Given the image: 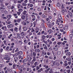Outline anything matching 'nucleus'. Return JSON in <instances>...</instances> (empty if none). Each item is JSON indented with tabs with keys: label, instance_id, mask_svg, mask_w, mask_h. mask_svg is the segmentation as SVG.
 <instances>
[{
	"label": "nucleus",
	"instance_id": "11",
	"mask_svg": "<svg viewBox=\"0 0 73 73\" xmlns=\"http://www.w3.org/2000/svg\"><path fill=\"white\" fill-rule=\"evenodd\" d=\"M28 6H30V7H33V5L32 4L29 3L28 4Z\"/></svg>",
	"mask_w": 73,
	"mask_h": 73
},
{
	"label": "nucleus",
	"instance_id": "50",
	"mask_svg": "<svg viewBox=\"0 0 73 73\" xmlns=\"http://www.w3.org/2000/svg\"><path fill=\"white\" fill-rule=\"evenodd\" d=\"M44 49L47 50V49H48V47H44Z\"/></svg>",
	"mask_w": 73,
	"mask_h": 73
},
{
	"label": "nucleus",
	"instance_id": "12",
	"mask_svg": "<svg viewBox=\"0 0 73 73\" xmlns=\"http://www.w3.org/2000/svg\"><path fill=\"white\" fill-rule=\"evenodd\" d=\"M27 12V11L24 10L22 13L23 15H25Z\"/></svg>",
	"mask_w": 73,
	"mask_h": 73
},
{
	"label": "nucleus",
	"instance_id": "13",
	"mask_svg": "<svg viewBox=\"0 0 73 73\" xmlns=\"http://www.w3.org/2000/svg\"><path fill=\"white\" fill-rule=\"evenodd\" d=\"M71 54L70 53V52H67V53L66 54V56H70V55Z\"/></svg>",
	"mask_w": 73,
	"mask_h": 73
},
{
	"label": "nucleus",
	"instance_id": "56",
	"mask_svg": "<svg viewBox=\"0 0 73 73\" xmlns=\"http://www.w3.org/2000/svg\"><path fill=\"white\" fill-rule=\"evenodd\" d=\"M42 17H43V18H44L45 17V15H42Z\"/></svg>",
	"mask_w": 73,
	"mask_h": 73
},
{
	"label": "nucleus",
	"instance_id": "52",
	"mask_svg": "<svg viewBox=\"0 0 73 73\" xmlns=\"http://www.w3.org/2000/svg\"><path fill=\"white\" fill-rule=\"evenodd\" d=\"M27 57L28 59H29V57H30V56L28 55H27Z\"/></svg>",
	"mask_w": 73,
	"mask_h": 73
},
{
	"label": "nucleus",
	"instance_id": "64",
	"mask_svg": "<svg viewBox=\"0 0 73 73\" xmlns=\"http://www.w3.org/2000/svg\"><path fill=\"white\" fill-rule=\"evenodd\" d=\"M5 73H8V71L7 70H5Z\"/></svg>",
	"mask_w": 73,
	"mask_h": 73
},
{
	"label": "nucleus",
	"instance_id": "15",
	"mask_svg": "<svg viewBox=\"0 0 73 73\" xmlns=\"http://www.w3.org/2000/svg\"><path fill=\"white\" fill-rule=\"evenodd\" d=\"M7 70L9 72H12V70L8 68H7Z\"/></svg>",
	"mask_w": 73,
	"mask_h": 73
},
{
	"label": "nucleus",
	"instance_id": "62",
	"mask_svg": "<svg viewBox=\"0 0 73 73\" xmlns=\"http://www.w3.org/2000/svg\"><path fill=\"white\" fill-rule=\"evenodd\" d=\"M62 27H63V26H62V25H60L59 27L60 28H62Z\"/></svg>",
	"mask_w": 73,
	"mask_h": 73
},
{
	"label": "nucleus",
	"instance_id": "60",
	"mask_svg": "<svg viewBox=\"0 0 73 73\" xmlns=\"http://www.w3.org/2000/svg\"><path fill=\"white\" fill-rule=\"evenodd\" d=\"M68 63H66L64 64V66H66L68 65Z\"/></svg>",
	"mask_w": 73,
	"mask_h": 73
},
{
	"label": "nucleus",
	"instance_id": "63",
	"mask_svg": "<svg viewBox=\"0 0 73 73\" xmlns=\"http://www.w3.org/2000/svg\"><path fill=\"white\" fill-rule=\"evenodd\" d=\"M14 8H15V6H12L11 7V9H13Z\"/></svg>",
	"mask_w": 73,
	"mask_h": 73
},
{
	"label": "nucleus",
	"instance_id": "36",
	"mask_svg": "<svg viewBox=\"0 0 73 73\" xmlns=\"http://www.w3.org/2000/svg\"><path fill=\"white\" fill-rule=\"evenodd\" d=\"M33 56H36V54L35 52H33Z\"/></svg>",
	"mask_w": 73,
	"mask_h": 73
},
{
	"label": "nucleus",
	"instance_id": "32",
	"mask_svg": "<svg viewBox=\"0 0 73 73\" xmlns=\"http://www.w3.org/2000/svg\"><path fill=\"white\" fill-rule=\"evenodd\" d=\"M66 72L68 73H70V70H66Z\"/></svg>",
	"mask_w": 73,
	"mask_h": 73
},
{
	"label": "nucleus",
	"instance_id": "46",
	"mask_svg": "<svg viewBox=\"0 0 73 73\" xmlns=\"http://www.w3.org/2000/svg\"><path fill=\"white\" fill-rule=\"evenodd\" d=\"M19 44H22V43H23V42H22V41L20 40L19 41Z\"/></svg>",
	"mask_w": 73,
	"mask_h": 73
},
{
	"label": "nucleus",
	"instance_id": "51",
	"mask_svg": "<svg viewBox=\"0 0 73 73\" xmlns=\"http://www.w3.org/2000/svg\"><path fill=\"white\" fill-rule=\"evenodd\" d=\"M37 52H38V53H39V52H40V50L39 49H37Z\"/></svg>",
	"mask_w": 73,
	"mask_h": 73
},
{
	"label": "nucleus",
	"instance_id": "22",
	"mask_svg": "<svg viewBox=\"0 0 73 73\" xmlns=\"http://www.w3.org/2000/svg\"><path fill=\"white\" fill-rule=\"evenodd\" d=\"M4 12V13H5V15H7V14H8V12L6 10Z\"/></svg>",
	"mask_w": 73,
	"mask_h": 73
},
{
	"label": "nucleus",
	"instance_id": "45",
	"mask_svg": "<svg viewBox=\"0 0 73 73\" xmlns=\"http://www.w3.org/2000/svg\"><path fill=\"white\" fill-rule=\"evenodd\" d=\"M37 19H40V17L38 15L37 16Z\"/></svg>",
	"mask_w": 73,
	"mask_h": 73
},
{
	"label": "nucleus",
	"instance_id": "48",
	"mask_svg": "<svg viewBox=\"0 0 73 73\" xmlns=\"http://www.w3.org/2000/svg\"><path fill=\"white\" fill-rule=\"evenodd\" d=\"M17 38H19V39L20 38H21V36H17Z\"/></svg>",
	"mask_w": 73,
	"mask_h": 73
},
{
	"label": "nucleus",
	"instance_id": "39",
	"mask_svg": "<svg viewBox=\"0 0 73 73\" xmlns=\"http://www.w3.org/2000/svg\"><path fill=\"white\" fill-rule=\"evenodd\" d=\"M49 58L50 59H51V60H53V58L51 56H49Z\"/></svg>",
	"mask_w": 73,
	"mask_h": 73
},
{
	"label": "nucleus",
	"instance_id": "61",
	"mask_svg": "<svg viewBox=\"0 0 73 73\" xmlns=\"http://www.w3.org/2000/svg\"><path fill=\"white\" fill-rule=\"evenodd\" d=\"M66 68L67 69H70V67L69 66H68L66 67Z\"/></svg>",
	"mask_w": 73,
	"mask_h": 73
},
{
	"label": "nucleus",
	"instance_id": "30",
	"mask_svg": "<svg viewBox=\"0 0 73 73\" xmlns=\"http://www.w3.org/2000/svg\"><path fill=\"white\" fill-rule=\"evenodd\" d=\"M23 11V10L22 9H19L18 10L19 12H22V11Z\"/></svg>",
	"mask_w": 73,
	"mask_h": 73
},
{
	"label": "nucleus",
	"instance_id": "47",
	"mask_svg": "<svg viewBox=\"0 0 73 73\" xmlns=\"http://www.w3.org/2000/svg\"><path fill=\"white\" fill-rule=\"evenodd\" d=\"M21 20V19H19L17 20V22H18V23H20V21Z\"/></svg>",
	"mask_w": 73,
	"mask_h": 73
},
{
	"label": "nucleus",
	"instance_id": "19",
	"mask_svg": "<svg viewBox=\"0 0 73 73\" xmlns=\"http://www.w3.org/2000/svg\"><path fill=\"white\" fill-rule=\"evenodd\" d=\"M23 29L25 31H26L27 29V28L26 27H25L23 28Z\"/></svg>",
	"mask_w": 73,
	"mask_h": 73
},
{
	"label": "nucleus",
	"instance_id": "21",
	"mask_svg": "<svg viewBox=\"0 0 73 73\" xmlns=\"http://www.w3.org/2000/svg\"><path fill=\"white\" fill-rule=\"evenodd\" d=\"M20 7H21V4H18L17 6V7L18 8H20Z\"/></svg>",
	"mask_w": 73,
	"mask_h": 73
},
{
	"label": "nucleus",
	"instance_id": "4",
	"mask_svg": "<svg viewBox=\"0 0 73 73\" xmlns=\"http://www.w3.org/2000/svg\"><path fill=\"white\" fill-rule=\"evenodd\" d=\"M7 27L8 28H13V25L11 24L9 25H7Z\"/></svg>",
	"mask_w": 73,
	"mask_h": 73
},
{
	"label": "nucleus",
	"instance_id": "54",
	"mask_svg": "<svg viewBox=\"0 0 73 73\" xmlns=\"http://www.w3.org/2000/svg\"><path fill=\"white\" fill-rule=\"evenodd\" d=\"M1 6L2 7H4V6L3 5V3L1 4Z\"/></svg>",
	"mask_w": 73,
	"mask_h": 73
},
{
	"label": "nucleus",
	"instance_id": "25",
	"mask_svg": "<svg viewBox=\"0 0 73 73\" xmlns=\"http://www.w3.org/2000/svg\"><path fill=\"white\" fill-rule=\"evenodd\" d=\"M57 54L58 55H60V54H61V52L60 51H58Z\"/></svg>",
	"mask_w": 73,
	"mask_h": 73
},
{
	"label": "nucleus",
	"instance_id": "41",
	"mask_svg": "<svg viewBox=\"0 0 73 73\" xmlns=\"http://www.w3.org/2000/svg\"><path fill=\"white\" fill-rule=\"evenodd\" d=\"M57 5L58 7H60V3L59 2L57 4Z\"/></svg>",
	"mask_w": 73,
	"mask_h": 73
},
{
	"label": "nucleus",
	"instance_id": "20",
	"mask_svg": "<svg viewBox=\"0 0 73 73\" xmlns=\"http://www.w3.org/2000/svg\"><path fill=\"white\" fill-rule=\"evenodd\" d=\"M69 15V16H70V17H72L73 15H72V13H69L68 14Z\"/></svg>",
	"mask_w": 73,
	"mask_h": 73
},
{
	"label": "nucleus",
	"instance_id": "55",
	"mask_svg": "<svg viewBox=\"0 0 73 73\" xmlns=\"http://www.w3.org/2000/svg\"><path fill=\"white\" fill-rule=\"evenodd\" d=\"M14 4H16V3H17V1L16 0H14Z\"/></svg>",
	"mask_w": 73,
	"mask_h": 73
},
{
	"label": "nucleus",
	"instance_id": "10",
	"mask_svg": "<svg viewBox=\"0 0 73 73\" xmlns=\"http://www.w3.org/2000/svg\"><path fill=\"white\" fill-rule=\"evenodd\" d=\"M21 19H22V20H24L25 19V15H22L21 16Z\"/></svg>",
	"mask_w": 73,
	"mask_h": 73
},
{
	"label": "nucleus",
	"instance_id": "31",
	"mask_svg": "<svg viewBox=\"0 0 73 73\" xmlns=\"http://www.w3.org/2000/svg\"><path fill=\"white\" fill-rule=\"evenodd\" d=\"M57 61H55L54 63V64L55 65H57Z\"/></svg>",
	"mask_w": 73,
	"mask_h": 73
},
{
	"label": "nucleus",
	"instance_id": "35",
	"mask_svg": "<svg viewBox=\"0 0 73 73\" xmlns=\"http://www.w3.org/2000/svg\"><path fill=\"white\" fill-rule=\"evenodd\" d=\"M39 69H40V67H39V66H36V70H38Z\"/></svg>",
	"mask_w": 73,
	"mask_h": 73
},
{
	"label": "nucleus",
	"instance_id": "5",
	"mask_svg": "<svg viewBox=\"0 0 73 73\" xmlns=\"http://www.w3.org/2000/svg\"><path fill=\"white\" fill-rule=\"evenodd\" d=\"M14 60L15 62H18V58L15 57L14 58Z\"/></svg>",
	"mask_w": 73,
	"mask_h": 73
},
{
	"label": "nucleus",
	"instance_id": "40",
	"mask_svg": "<svg viewBox=\"0 0 73 73\" xmlns=\"http://www.w3.org/2000/svg\"><path fill=\"white\" fill-rule=\"evenodd\" d=\"M2 18L3 19H7V17H2Z\"/></svg>",
	"mask_w": 73,
	"mask_h": 73
},
{
	"label": "nucleus",
	"instance_id": "34",
	"mask_svg": "<svg viewBox=\"0 0 73 73\" xmlns=\"http://www.w3.org/2000/svg\"><path fill=\"white\" fill-rule=\"evenodd\" d=\"M19 50V48H16V50L15 51V52H18Z\"/></svg>",
	"mask_w": 73,
	"mask_h": 73
},
{
	"label": "nucleus",
	"instance_id": "24",
	"mask_svg": "<svg viewBox=\"0 0 73 73\" xmlns=\"http://www.w3.org/2000/svg\"><path fill=\"white\" fill-rule=\"evenodd\" d=\"M53 49H54V50L55 51H57V50H58V48H55V47H54L53 48Z\"/></svg>",
	"mask_w": 73,
	"mask_h": 73
},
{
	"label": "nucleus",
	"instance_id": "37",
	"mask_svg": "<svg viewBox=\"0 0 73 73\" xmlns=\"http://www.w3.org/2000/svg\"><path fill=\"white\" fill-rule=\"evenodd\" d=\"M5 9V8H4V7H0V10H1V9Z\"/></svg>",
	"mask_w": 73,
	"mask_h": 73
},
{
	"label": "nucleus",
	"instance_id": "33",
	"mask_svg": "<svg viewBox=\"0 0 73 73\" xmlns=\"http://www.w3.org/2000/svg\"><path fill=\"white\" fill-rule=\"evenodd\" d=\"M31 17L32 18H36V16H35V15H31Z\"/></svg>",
	"mask_w": 73,
	"mask_h": 73
},
{
	"label": "nucleus",
	"instance_id": "57",
	"mask_svg": "<svg viewBox=\"0 0 73 73\" xmlns=\"http://www.w3.org/2000/svg\"><path fill=\"white\" fill-rule=\"evenodd\" d=\"M60 31H61V32H64V30L62 29H60Z\"/></svg>",
	"mask_w": 73,
	"mask_h": 73
},
{
	"label": "nucleus",
	"instance_id": "42",
	"mask_svg": "<svg viewBox=\"0 0 73 73\" xmlns=\"http://www.w3.org/2000/svg\"><path fill=\"white\" fill-rule=\"evenodd\" d=\"M46 21H50V19H49V18H47L46 19Z\"/></svg>",
	"mask_w": 73,
	"mask_h": 73
},
{
	"label": "nucleus",
	"instance_id": "1",
	"mask_svg": "<svg viewBox=\"0 0 73 73\" xmlns=\"http://www.w3.org/2000/svg\"><path fill=\"white\" fill-rule=\"evenodd\" d=\"M58 17L59 19H58L57 21L56 22V24H58V25H59L60 23H63V21H62V18L61 16V15L60 14H59L58 15Z\"/></svg>",
	"mask_w": 73,
	"mask_h": 73
},
{
	"label": "nucleus",
	"instance_id": "9",
	"mask_svg": "<svg viewBox=\"0 0 73 73\" xmlns=\"http://www.w3.org/2000/svg\"><path fill=\"white\" fill-rule=\"evenodd\" d=\"M66 60L68 61H71V58H66Z\"/></svg>",
	"mask_w": 73,
	"mask_h": 73
},
{
	"label": "nucleus",
	"instance_id": "49",
	"mask_svg": "<svg viewBox=\"0 0 73 73\" xmlns=\"http://www.w3.org/2000/svg\"><path fill=\"white\" fill-rule=\"evenodd\" d=\"M41 20L42 21V22H43L44 23H45V21L44 20V19H42Z\"/></svg>",
	"mask_w": 73,
	"mask_h": 73
},
{
	"label": "nucleus",
	"instance_id": "38",
	"mask_svg": "<svg viewBox=\"0 0 73 73\" xmlns=\"http://www.w3.org/2000/svg\"><path fill=\"white\" fill-rule=\"evenodd\" d=\"M30 70V68H27V72H29V71Z\"/></svg>",
	"mask_w": 73,
	"mask_h": 73
},
{
	"label": "nucleus",
	"instance_id": "27",
	"mask_svg": "<svg viewBox=\"0 0 73 73\" xmlns=\"http://www.w3.org/2000/svg\"><path fill=\"white\" fill-rule=\"evenodd\" d=\"M28 42H27V40L25 39L24 40V42L25 43H26V44H27V43H28Z\"/></svg>",
	"mask_w": 73,
	"mask_h": 73
},
{
	"label": "nucleus",
	"instance_id": "23",
	"mask_svg": "<svg viewBox=\"0 0 73 73\" xmlns=\"http://www.w3.org/2000/svg\"><path fill=\"white\" fill-rule=\"evenodd\" d=\"M22 4L23 6H26L27 5V4L23 2L22 3Z\"/></svg>",
	"mask_w": 73,
	"mask_h": 73
},
{
	"label": "nucleus",
	"instance_id": "28",
	"mask_svg": "<svg viewBox=\"0 0 73 73\" xmlns=\"http://www.w3.org/2000/svg\"><path fill=\"white\" fill-rule=\"evenodd\" d=\"M68 28V27L67 26H65V28L63 29L64 30H65V29H67Z\"/></svg>",
	"mask_w": 73,
	"mask_h": 73
},
{
	"label": "nucleus",
	"instance_id": "18",
	"mask_svg": "<svg viewBox=\"0 0 73 73\" xmlns=\"http://www.w3.org/2000/svg\"><path fill=\"white\" fill-rule=\"evenodd\" d=\"M11 16L10 15H8L7 16V17L8 19H11Z\"/></svg>",
	"mask_w": 73,
	"mask_h": 73
},
{
	"label": "nucleus",
	"instance_id": "58",
	"mask_svg": "<svg viewBox=\"0 0 73 73\" xmlns=\"http://www.w3.org/2000/svg\"><path fill=\"white\" fill-rule=\"evenodd\" d=\"M56 65L57 66H60V63L58 62H57Z\"/></svg>",
	"mask_w": 73,
	"mask_h": 73
},
{
	"label": "nucleus",
	"instance_id": "7",
	"mask_svg": "<svg viewBox=\"0 0 73 73\" xmlns=\"http://www.w3.org/2000/svg\"><path fill=\"white\" fill-rule=\"evenodd\" d=\"M39 32V29L36 27L35 29L36 33H38Z\"/></svg>",
	"mask_w": 73,
	"mask_h": 73
},
{
	"label": "nucleus",
	"instance_id": "14",
	"mask_svg": "<svg viewBox=\"0 0 73 73\" xmlns=\"http://www.w3.org/2000/svg\"><path fill=\"white\" fill-rule=\"evenodd\" d=\"M27 59L25 58L23 60L22 62L23 63H24V62H27Z\"/></svg>",
	"mask_w": 73,
	"mask_h": 73
},
{
	"label": "nucleus",
	"instance_id": "26",
	"mask_svg": "<svg viewBox=\"0 0 73 73\" xmlns=\"http://www.w3.org/2000/svg\"><path fill=\"white\" fill-rule=\"evenodd\" d=\"M37 10L38 11H41V9L40 7H38V8Z\"/></svg>",
	"mask_w": 73,
	"mask_h": 73
},
{
	"label": "nucleus",
	"instance_id": "43",
	"mask_svg": "<svg viewBox=\"0 0 73 73\" xmlns=\"http://www.w3.org/2000/svg\"><path fill=\"white\" fill-rule=\"evenodd\" d=\"M37 62H36L34 63V65L36 66V65H37Z\"/></svg>",
	"mask_w": 73,
	"mask_h": 73
},
{
	"label": "nucleus",
	"instance_id": "6",
	"mask_svg": "<svg viewBox=\"0 0 73 73\" xmlns=\"http://www.w3.org/2000/svg\"><path fill=\"white\" fill-rule=\"evenodd\" d=\"M25 33L24 32L22 31L21 33V36H25Z\"/></svg>",
	"mask_w": 73,
	"mask_h": 73
},
{
	"label": "nucleus",
	"instance_id": "44",
	"mask_svg": "<svg viewBox=\"0 0 73 73\" xmlns=\"http://www.w3.org/2000/svg\"><path fill=\"white\" fill-rule=\"evenodd\" d=\"M48 17L51 20H52V17L51 16H48Z\"/></svg>",
	"mask_w": 73,
	"mask_h": 73
},
{
	"label": "nucleus",
	"instance_id": "16",
	"mask_svg": "<svg viewBox=\"0 0 73 73\" xmlns=\"http://www.w3.org/2000/svg\"><path fill=\"white\" fill-rule=\"evenodd\" d=\"M33 24L34 25V27H35L36 26V24H37V21H35L33 23Z\"/></svg>",
	"mask_w": 73,
	"mask_h": 73
},
{
	"label": "nucleus",
	"instance_id": "29",
	"mask_svg": "<svg viewBox=\"0 0 73 73\" xmlns=\"http://www.w3.org/2000/svg\"><path fill=\"white\" fill-rule=\"evenodd\" d=\"M49 73H53V71H52V69H50V70L49 71Z\"/></svg>",
	"mask_w": 73,
	"mask_h": 73
},
{
	"label": "nucleus",
	"instance_id": "8",
	"mask_svg": "<svg viewBox=\"0 0 73 73\" xmlns=\"http://www.w3.org/2000/svg\"><path fill=\"white\" fill-rule=\"evenodd\" d=\"M45 38H46V36H45V35H43L42 36L41 38H42V40H45Z\"/></svg>",
	"mask_w": 73,
	"mask_h": 73
},
{
	"label": "nucleus",
	"instance_id": "2",
	"mask_svg": "<svg viewBox=\"0 0 73 73\" xmlns=\"http://www.w3.org/2000/svg\"><path fill=\"white\" fill-rule=\"evenodd\" d=\"M23 54V52L21 51H20L17 52V53L15 54V55L17 56L18 55H19V54Z\"/></svg>",
	"mask_w": 73,
	"mask_h": 73
},
{
	"label": "nucleus",
	"instance_id": "53",
	"mask_svg": "<svg viewBox=\"0 0 73 73\" xmlns=\"http://www.w3.org/2000/svg\"><path fill=\"white\" fill-rule=\"evenodd\" d=\"M17 13L18 15H20V14H21V12H17Z\"/></svg>",
	"mask_w": 73,
	"mask_h": 73
},
{
	"label": "nucleus",
	"instance_id": "17",
	"mask_svg": "<svg viewBox=\"0 0 73 73\" xmlns=\"http://www.w3.org/2000/svg\"><path fill=\"white\" fill-rule=\"evenodd\" d=\"M16 66V64H14L13 65V69H15V67Z\"/></svg>",
	"mask_w": 73,
	"mask_h": 73
},
{
	"label": "nucleus",
	"instance_id": "59",
	"mask_svg": "<svg viewBox=\"0 0 73 73\" xmlns=\"http://www.w3.org/2000/svg\"><path fill=\"white\" fill-rule=\"evenodd\" d=\"M47 34H48L47 33V32H45L44 33V35H47Z\"/></svg>",
	"mask_w": 73,
	"mask_h": 73
},
{
	"label": "nucleus",
	"instance_id": "3",
	"mask_svg": "<svg viewBox=\"0 0 73 73\" xmlns=\"http://www.w3.org/2000/svg\"><path fill=\"white\" fill-rule=\"evenodd\" d=\"M4 59L6 60H10V58L9 57V56L8 55H6L5 56Z\"/></svg>",
	"mask_w": 73,
	"mask_h": 73
}]
</instances>
